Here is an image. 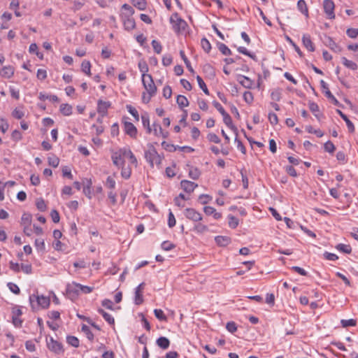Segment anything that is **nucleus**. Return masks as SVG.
I'll return each instance as SVG.
<instances>
[{
  "instance_id": "obj_1",
  "label": "nucleus",
  "mask_w": 358,
  "mask_h": 358,
  "mask_svg": "<svg viewBox=\"0 0 358 358\" xmlns=\"http://www.w3.org/2000/svg\"><path fill=\"white\" fill-rule=\"evenodd\" d=\"M145 158L152 167L155 164L161 162L160 157L152 145H149L148 150L145 152Z\"/></svg>"
},
{
  "instance_id": "obj_2",
  "label": "nucleus",
  "mask_w": 358,
  "mask_h": 358,
  "mask_svg": "<svg viewBox=\"0 0 358 358\" xmlns=\"http://www.w3.org/2000/svg\"><path fill=\"white\" fill-rule=\"evenodd\" d=\"M29 301L33 308H35L34 303L43 308H48L50 305V299L48 297L41 296H36L32 294L29 296Z\"/></svg>"
},
{
  "instance_id": "obj_3",
  "label": "nucleus",
  "mask_w": 358,
  "mask_h": 358,
  "mask_svg": "<svg viewBox=\"0 0 358 358\" xmlns=\"http://www.w3.org/2000/svg\"><path fill=\"white\" fill-rule=\"evenodd\" d=\"M142 83L143 85L146 90V92L151 95H155L157 92V87L155 86L154 81L152 80V77L151 75L149 76H142Z\"/></svg>"
},
{
  "instance_id": "obj_4",
  "label": "nucleus",
  "mask_w": 358,
  "mask_h": 358,
  "mask_svg": "<svg viewBox=\"0 0 358 358\" xmlns=\"http://www.w3.org/2000/svg\"><path fill=\"white\" fill-rule=\"evenodd\" d=\"M66 292L69 299H76L80 292V284L75 282L67 284Z\"/></svg>"
},
{
  "instance_id": "obj_5",
  "label": "nucleus",
  "mask_w": 358,
  "mask_h": 358,
  "mask_svg": "<svg viewBox=\"0 0 358 358\" xmlns=\"http://www.w3.org/2000/svg\"><path fill=\"white\" fill-rule=\"evenodd\" d=\"M185 217L194 222H198L202 220L201 214L192 208H187L184 210Z\"/></svg>"
},
{
  "instance_id": "obj_6",
  "label": "nucleus",
  "mask_w": 358,
  "mask_h": 358,
  "mask_svg": "<svg viewBox=\"0 0 358 358\" xmlns=\"http://www.w3.org/2000/svg\"><path fill=\"white\" fill-rule=\"evenodd\" d=\"M47 345L50 350L54 352L56 354H60L64 351L62 344L60 342L55 340L52 337H51L50 340L47 341Z\"/></svg>"
},
{
  "instance_id": "obj_7",
  "label": "nucleus",
  "mask_w": 358,
  "mask_h": 358,
  "mask_svg": "<svg viewBox=\"0 0 358 358\" xmlns=\"http://www.w3.org/2000/svg\"><path fill=\"white\" fill-rule=\"evenodd\" d=\"M334 7V3L332 0H324L323 1L324 11L329 19L335 17Z\"/></svg>"
},
{
  "instance_id": "obj_8",
  "label": "nucleus",
  "mask_w": 358,
  "mask_h": 358,
  "mask_svg": "<svg viewBox=\"0 0 358 358\" xmlns=\"http://www.w3.org/2000/svg\"><path fill=\"white\" fill-rule=\"evenodd\" d=\"M124 157L123 148L115 152L111 157L113 163L118 167L124 166L125 162L124 160Z\"/></svg>"
},
{
  "instance_id": "obj_9",
  "label": "nucleus",
  "mask_w": 358,
  "mask_h": 358,
  "mask_svg": "<svg viewBox=\"0 0 358 358\" xmlns=\"http://www.w3.org/2000/svg\"><path fill=\"white\" fill-rule=\"evenodd\" d=\"M171 22L173 24V26L178 31L184 30L187 26L186 22L179 17L177 13L171 17Z\"/></svg>"
},
{
  "instance_id": "obj_10",
  "label": "nucleus",
  "mask_w": 358,
  "mask_h": 358,
  "mask_svg": "<svg viewBox=\"0 0 358 358\" xmlns=\"http://www.w3.org/2000/svg\"><path fill=\"white\" fill-rule=\"evenodd\" d=\"M320 85L322 88L324 90V93L325 96L336 106L339 105L338 101L336 99V97L331 94V92L329 91L328 85L322 80L320 81Z\"/></svg>"
},
{
  "instance_id": "obj_11",
  "label": "nucleus",
  "mask_w": 358,
  "mask_h": 358,
  "mask_svg": "<svg viewBox=\"0 0 358 358\" xmlns=\"http://www.w3.org/2000/svg\"><path fill=\"white\" fill-rule=\"evenodd\" d=\"M109 101H104L99 100L97 103V111L101 115V117L106 116L108 113V109L110 107Z\"/></svg>"
},
{
  "instance_id": "obj_12",
  "label": "nucleus",
  "mask_w": 358,
  "mask_h": 358,
  "mask_svg": "<svg viewBox=\"0 0 358 358\" xmlns=\"http://www.w3.org/2000/svg\"><path fill=\"white\" fill-rule=\"evenodd\" d=\"M131 16L132 15H122V20L123 21L124 27L127 30H132L135 28V20Z\"/></svg>"
},
{
  "instance_id": "obj_13",
  "label": "nucleus",
  "mask_w": 358,
  "mask_h": 358,
  "mask_svg": "<svg viewBox=\"0 0 358 358\" xmlns=\"http://www.w3.org/2000/svg\"><path fill=\"white\" fill-rule=\"evenodd\" d=\"M124 129L125 133L129 135L130 137L135 138L137 135V129L136 127L129 122H124Z\"/></svg>"
},
{
  "instance_id": "obj_14",
  "label": "nucleus",
  "mask_w": 358,
  "mask_h": 358,
  "mask_svg": "<svg viewBox=\"0 0 358 358\" xmlns=\"http://www.w3.org/2000/svg\"><path fill=\"white\" fill-rule=\"evenodd\" d=\"M182 189L187 193H192L194 189L198 186L197 184L194 182L183 180L180 182Z\"/></svg>"
},
{
  "instance_id": "obj_15",
  "label": "nucleus",
  "mask_w": 358,
  "mask_h": 358,
  "mask_svg": "<svg viewBox=\"0 0 358 358\" xmlns=\"http://www.w3.org/2000/svg\"><path fill=\"white\" fill-rule=\"evenodd\" d=\"M144 286L145 283L142 282L136 288L134 302L136 305H140L143 301V295L141 292L144 288Z\"/></svg>"
},
{
  "instance_id": "obj_16",
  "label": "nucleus",
  "mask_w": 358,
  "mask_h": 358,
  "mask_svg": "<svg viewBox=\"0 0 358 358\" xmlns=\"http://www.w3.org/2000/svg\"><path fill=\"white\" fill-rule=\"evenodd\" d=\"M15 72V69L12 66H5L0 71V76L3 78H10Z\"/></svg>"
},
{
  "instance_id": "obj_17",
  "label": "nucleus",
  "mask_w": 358,
  "mask_h": 358,
  "mask_svg": "<svg viewBox=\"0 0 358 358\" xmlns=\"http://www.w3.org/2000/svg\"><path fill=\"white\" fill-rule=\"evenodd\" d=\"M237 80L245 88L250 89L253 85V81L250 78L243 75H238Z\"/></svg>"
},
{
  "instance_id": "obj_18",
  "label": "nucleus",
  "mask_w": 358,
  "mask_h": 358,
  "mask_svg": "<svg viewBox=\"0 0 358 358\" xmlns=\"http://www.w3.org/2000/svg\"><path fill=\"white\" fill-rule=\"evenodd\" d=\"M302 42L304 47L309 51H315V45L313 43L310 36L308 34H303L302 37Z\"/></svg>"
},
{
  "instance_id": "obj_19",
  "label": "nucleus",
  "mask_w": 358,
  "mask_h": 358,
  "mask_svg": "<svg viewBox=\"0 0 358 358\" xmlns=\"http://www.w3.org/2000/svg\"><path fill=\"white\" fill-rule=\"evenodd\" d=\"M215 241L217 245L221 247L227 246L231 243V238L229 236H215Z\"/></svg>"
},
{
  "instance_id": "obj_20",
  "label": "nucleus",
  "mask_w": 358,
  "mask_h": 358,
  "mask_svg": "<svg viewBox=\"0 0 358 358\" xmlns=\"http://www.w3.org/2000/svg\"><path fill=\"white\" fill-rule=\"evenodd\" d=\"M156 344L162 349L166 350L170 345V341L164 336L158 338L156 341Z\"/></svg>"
},
{
  "instance_id": "obj_21",
  "label": "nucleus",
  "mask_w": 358,
  "mask_h": 358,
  "mask_svg": "<svg viewBox=\"0 0 358 358\" xmlns=\"http://www.w3.org/2000/svg\"><path fill=\"white\" fill-rule=\"evenodd\" d=\"M337 113L341 116V117L345 122L347 127L350 132H353L355 131V126L353 123L349 120L346 115H345L341 110H336Z\"/></svg>"
},
{
  "instance_id": "obj_22",
  "label": "nucleus",
  "mask_w": 358,
  "mask_h": 358,
  "mask_svg": "<svg viewBox=\"0 0 358 358\" xmlns=\"http://www.w3.org/2000/svg\"><path fill=\"white\" fill-rule=\"evenodd\" d=\"M222 117H223V121H224V124L229 128H230L231 130H233L235 133H236L237 129L233 124L231 116L227 113H225L224 114L222 115Z\"/></svg>"
},
{
  "instance_id": "obj_23",
  "label": "nucleus",
  "mask_w": 358,
  "mask_h": 358,
  "mask_svg": "<svg viewBox=\"0 0 358 358\" xmlns=\"http://www.w3.org/2000/svg\"><path fill=\"white\" fill-rule=\"evenodd\" d=\"M297 8L301 13L305 15L306 17H308V9L304 0L298 1Z\"/></svg>"
},
{
  "instance_id": "obj_24",
  "label": "nucleus",
  "mask_w": 358,
  "mask_h": 358,
  "mask_svg": "<svg viewBox=\"0 0 358 358\" xmlns=\"http://www.w3.org/2000/svg\"><path fill=\"white\" fill-rule=\"evenodd\" d=\"M327 45L333 51L339 52L341 51V48L338 46L331 38L328 37L326 41Z\"/></svg>"
},
{
  "instance_id": "obj_25",
  "label": "nucleus",
  "mask_w": 358,
  "mask_h": 358,
  "mask_svg": "<svg viewBox=\"0 0 358 358\" xmlns=\"http://www.w3.org/2000/svg\"><path fill=\"white\" fill-rule=\"evenodd\" d=\"M92 182L91 180H86L84 182L83 193L89 198L91 199L92 196Z\"/></svg>"
},
{
  "instance_id": "obj_26",
  "label": "nucleus",
  "mask_w": 358,
  "mask_h": 358,
  "mask_svg": "<svg viewBox=\"0 0 358 358\" xmlns=\"http://www.w3.org/2000/svg\"><path fill=\"white\" fill-rule=\"evenodd\" d=\"M60 112L65 116H69L72 113V106L68 103H62L59 107Z\"/></svg>"
},
{
  "instance_id": "obj_27",
  "label": "nucleus",
  "mask_w": 358,
  "mask_h": 358,
  "mask_svg": "<svg viewBox=\"0 0 358 358\" xmlns=\"http://www.w3.org/2000/svg\"><path fill=\"white\" fill-rule=\"evenodd\" d=\"M123 155L124 157H128L130 159V162L133 164H137V159L131 150L127 148H123Z\"/></svg>"
},
{
  "instance_id": "obj_28",
  "label": "nucleus",
  "mask_w": 358,
  "mask_h": 358,
  "mask_svg": "<svg viewBox=\"0 0 358 358\" xmlns=\"http://www.w3.org/2000/svg\"><path fill=\"white\" fill-rule=\"evenodd\" d=\"M208 230V227H207V225L201 222H198L194 224V231H195L197 233L203 234L207 231Z\"/></svg>"
},
{
  "instance_id": "obj_29",
  "label": "nucleus",
  "mask_w": 358,
  "mask_h": 358,
  "mask_svg": "<svg viewBox=\"0 0 358 358\" xmlns=\"http://www.w3.org/2000/svg\"><path fill=\"white\" fill-rule=\"evenodd\" d=\"M38 98L41 101H45L46 99H49L50 101H51L52 102H58L59 101V98L57 97V96H56V95H48V94H44L43 92H40L39 93Z\"/></svg>"
},
{
  "instance_id": "obj_30",
  "label": "nucleus",
  "mask_w": 358,
  "mask_h": 358,
  "mask_svg": "<svg viewBox=\"0 0 358 358\" xmlns=\"http://www.w3.org/2000/svg\"><path fill=\"white\" fill-rule=\"evenodd\" d=\"M336 248L339 250L340 252H342L345 254H350L352 252V248L350 245H346L343 243H339L336 246Z\"/></svg>"
},
{
  "instance_id": "obj_31",
  "label": "nucleus",
  "mask_w": 358,
  "mask_h": 358,
  "mask_svg": "<svg viewBox=\"0 0 358 358\" xmlns=\"http://www.w3.org/2000/svg\"><path fill=\"white\" fill-rule=\"evenodd\" d=\"M342 62L345 67L350 69L356 70L357 69V65L355 62L348 59L345 57H342Z\"/></svg>"
},
{
  "instance_id": "obj_32",
  "label": "nucleus",
  "mask_w": 358,
  "mask_h": 358,
  "mask_svg": "<svg viewBox=\"0 0 358 358\" xmlns=\"http://www.w3.org/2000/svg\"><path fill=\"white\" fill-rule=\"evenodd\" d=\"M98 312L103 316L104 320L108 322L110 324H113L115 322L114 318L111 315L105 312L103 309H99Z\"/></svg>"
},
{
  "instance_id": "obj_33",
  "label": "nucleus",
  "mask_w": 358,
  "mask_h": 358,
  "mask_svg": "<svg viewBox=\"0 0 358 358\" xmlns=\"http://www.w3.org/2000/svg\"><path fill=\"white\" fill-rule=\"evenodd\" d=\"M176 102L180 108L186 107L189 105L187 99L183 95H178L177 96Z\"/></svg>"
},
{
  "instance_id": "obj_34",
  "label": "nucleus",
  "mask_w": 358,
  "mask_h": 358,
  "mask_svg": "<svg viewBox=\"0 0 358 358\" xmlns=\"http://www.w3.org/2000/svg\"><path fill=\"white\" fill-rule=\"evenodd\" d=\"M132 4L141 10L146 8L147 2L145 0H132Z\"/></svg>"
},
{
  "instance_id": "obj_35",
  "label": "nucleus",
  "mask_w": 358,
  "mask_h": 358,
  "mask_svg": "<svg viewBox=\"0 0 358 358\" xmlns=\"http://www.w3.org/2000/svg\"><path fill=\"white\" fill-rule=\"evenodd\" d=\"M142 123L145 128L147 129V132L150 134L152 132V127L150 125V119L148 115L141 116Z\"/></svg>"
},
{
  "instance_id": "obj_36",
  "label": "nucleus",
  "mask_w": 358,
  "mask_h": 358,
  "mask_svg": "<svg viewBox=\"0 0 358 358\" xmlns=\"http://www.w3.org/2000/svg\"><path fill=\"white\" fill-rule=\"evenodd\" d=\"M155 316L162 322H166L167 317L165 315L164 311L162 309H155L154 310Z\"/></svg>"
},
{
  "instance_id": "obj_37",
  "label": "nucleus",
  "mask_w": 358,
  "mask_h": 358,
  "mask_svg": "<svg viewBox=\"0 0 358 358\" xmlns=\"http://www.w3.org/2000/svg\"><path fill=\"white\" fill-rule=\"evenodd\" d=\"M82 71L86 73L87 76L91 75V64L89 61L84 60L81 64Z\"/></svg>"
},
{
  "instance_id": "obj_38",
  "label": "nucleus",
  "mask_w": 358,
  "mask_h": 358,
  "mask_svg": "<svg viewBox=\"0 0 358 358\" xmlns=\"http://www.w3.org/2000/svg\"><path fill=\"white\" fill-rule=\"evenodd\" d=\"M66 342L73 347L78 348L79 346V340L76 336H68L66 337Z\"/></svg>"
},
{
  "instance_id": "obj_39",
  "label": "nucleus",
  "mask_w": 358,
  "mask_h": 358,
  "mask_svg": "<svg viewBox=\"0 0 358 358\" xmlns=\"http://www.w3.org/2000/svg\"><path fill=\"white\" fill-rule=\"evenodd\" d=\"M217 48L224 55H231V50L224 43H219L217 44Z\"/></svg>"
},
{
  "instance_id": "obj_40",
  "label": "nucleus",
  "mask_w": 358,
  "mask_h": 358,
  "mask_svg": "<svg viewBox=\"0 0 358 358\" xmlns=\"http://www.w3.org/2000/svg\"><path fill=\"white\" fill-rule=\"evenodd\" d=\"M196 80H197V83H198V85H199V87L203 91V92L206 94L208 95L209 94V91H208L207 87H206V83H204V81L201 78V77L199 76H196Z\"/></svg>"
},
{
  "instance_id": "obj_41",
  "label": "nucleus",
  "mask_w": 358,
  "mask_h": 358,
  "mask_svg": "<svg viewBox=\"0 0 358 358\" xmlns=\"http://www.w3.org/2000/svg\"><path fill=\"white\" fill-rule=\"evenodd\" d=\"M31 215L29 213H24L21 217V224L22 226L24 225H31Z\"/></svg>"
},
{
  "instance_id": "obj_42",
  "label": "nucleus",
  "mask_w": 358,
  "mask_h": 358,
  "mask_svg": "<svg viewBox=\"0 0 358 358\" xmlns=\"http://www.w3.org/2000/svg\"><path fill=\"white\" fill-rule=\"evenodd\" d=\"M228 220H229V226L231 228L235 229L237 227V226L238 225V219L237 217H236L235 216H234L232 215H229L228 216Z\"/></svg>"
},
{
  "instance_id": "obj_43",
  "label": "nucleus",
  "mask_w": 358,
  "mask_h": 358,
  "mask_svg": "<svg viewBox=\"0 0 358 358\" xmlns=\"http://www.w3.org/2000/svg\"><path fill=\"white\" fill-rule=\"evenodd\" d=\"M138 69L142 73V76H149L150 74H148L147 72L148 71V66L147 63L144 61H141L138 63Z\"/></svg>"
},
{
  "instance_id": "obj_44",
  "label": "nucleus",
  "mask_w": 358,
  "mask_h": 358,
  "mask_svg": "<svg viewBox=\"0 0 358 358\" xmlns=\"http://www.w3.org/2000/svg\"><path fill=\"white\" fill-rule=\"evenodd\" d=\"M180 55L182 58V59L184 61L187 68L188 69V70L191 72H194V70L191 66V64H190V62L189 61V59H187V57H186L185 54V52L183 50H180Z\"/></svg>"
},
{
  "instance_id": "obj_45",
  "label": "nucleus",
  "mask_w": 358,
  "mask_h": 358,
  "mask_svg": "<svg viewBox=\"0 0 358 358\" xmlns=\"http://www.w3.org/2000/svg\"><path fill=\"white\" fill-rule=\"evenodd\" d=\"M324 149L326 152L332 154L334 152L336 147L331 141H328L324 143Z\"/></svg>"
},
{
  "instance_id": "obj_46",
  "label": "nucleus",
  "mask_w": 358,
  "mask_h": 358,
  "mask_svg": "<svg viewBox=\"0 0 358 358\" xmlns=\"http://www.w3.org/2000/svg\"><path fill=\"white\" fill-rule=\"evenodd\" d=\"M271 98L272 100L279 101L281 99V90L280 89H275L271 93Z\"/></svg>"
},
{
  "instance_id": "obj_47",
  "label": "nucleus",
  "mask_w": 358,
  "mask_h": 358,
  "mask_svg": "<svg viewBox=\"0 0 358 358\" xmlns=\"http://www.w3.org/2000/svg\"><path fill=\"white\" fill-rule=\"evenodd\" d=\"M82 331L85 334L87 338L90 341H92L94 339V334H92L88 326L83 324L82 327Z\"/></svg>"
},
{
  "instance_id": "obj_48",
  "label": "nucleus",
  "mask_w": 358,
  "mask_h": 358,
  "mask_svg": "<svg viewBox=\"0 0 358 358\" xmlns=\"http://www.w3.org/2000/svg\"><path fill=\"white\" fill-rule=\"evenodd\" d=\"M201 45L202 48L203 49V50L206 52H210V50L211 49V45H210V42L208 41V40H207L205 38H202L201 41Z\"/></svg>"
},
{
  "instance_id": "obj_49",
  "label": "nucleus",
  "mask_w": 358,
  "mask_h": 358,
  "mask_svg": "<svg viewBox=\"0 0 358 358\" xmlns=\"http://www.w3.org/2000/svg\"><path fill=\"white\" fill-rule=\"evenodd\" d=\"M151 44H152V48L154 49V51L157 54H160L162 52V46L161 43L158 41L152 40Z\"/></svg>"
},
{
  "instance_id": "obj_50",
  "label": "nucleus",
  "mask_w": 358,
  "mask_h": 358,
  "mask_svg": "<svg viewBox=\"0 0 358 358\" xmlns=\"http://www.w3.org/2000/svg\"><path fill=\"white\" fill-rule=\"evenodd\" d=\"M152 127V131L155 136H159V134H163V129L159 124L155 122Z\"/></svg>"
},
{
  "instance_id": "obj_51",
  "label": "nucleus",
  "mask_w": 358,
  "mask_h": 358,
  "mask_svg": "<svg viewBox=\"0 0 358 358\" xmlns=\"http://www.w3.org/2000/svg\"><path fill=\"white\" fill-rule=\"evenodd\" d=\"M128 112L134 117L136 121L139 120V115L137 110L130 105L127 106Z\"/></svg>"
},
{
  "instance_id": "obj_52",
  "label": "nucleus",
  "mask_w": 358,
  "mask_h": 358,
  "mask_svg": "<svg viewBox=\"0 0 358 358\" xmlns=\"http://www.w3.org/2000/svg\"><path fill=\"white\" fill-rule=\"evenodd\" d=\"M35 247L38 250L44 251L45 250V242L42 238H37L35 240Z\"/></svg>"
},
{
  "instance_id": "obj_53",
  "label": "nucleus",
  "mask_w": 358,
  "mask_h": 358,
  "mask_svg": "<svg viewBox=\"0 0 358 358\" xmlns=\"http://www.w3.org/2000/svg\"><path fill=\"white\" fill-rule=\"evenodd\" d=\"M48 164L49 165L53 166V167H57L59 164V159L55 156L52 155L48 157Z\"/></svg>"
},
{
  "instance_id": "obj_54",
  "label": "nucleus",
  "mask_w": 358,
  "mask_h": 358,
  "mask_svg": "<svg viewBox=\"0 0 358 358\" xmlns=\"http://www.w3.org/2000/svg\"><path fill=\"white\" fill-rule=\"evenodd\" d=\"M36 206L37 207V208L40 210V211H45L46 210V204L45 203V201L40 198V199H38L36 201Z\"/></svg>"
},
{
  "instance_id": "obj_55",
  "label": "nucleus",
  "mask_w": 358,
  "mask_h": 358,
  "mask_svg": "<svg viewBox=\"0 0 358 358\" xmlns=\"http://www.w3.org/2000/svg\"><path fill=\"white\" fill-rule=\"evenodd\" d=\"M341 323L343 327H354L356 325V320L354 319L341 320Z\"/></svg>"
},
{
  "instance_id": "obj_56",
  "label": "nucleus",
  "mask_w": 358,
  "mask_h": 358,
  "mask_svg": "<svg viewBox=\"0 0 358 358\" xmlns=\"http://www.w3.org/2000/svg\"><path fill=\"white\" fill-rule=\"evenodd\" d=\"M7 286L11 292L14 293L15 294H20V289L16 284L13 282H8Z\"/></svg>"
},
{
  "instance_id": "obj_57",
  "label": "nucleus",
  "mask_w": 358,
  "mask_h": 358,
  "mask_svg": "<svg viewBox=\"0 0 358 358\" xmlns=\"http://www.w3.org/2000/svg\"><path fill=\"white\" fill-rule=\"evenodd\" d=\"M120 167L122 168L121 175L122 178L125 179L129 178L131 173V169L129 167H124V166H121Z\"/></svg>"
},
{
  "instance_id": "obj_58",
  "label": "nucleus",
  "mask_w": 358,
  "mask_h": 358,
  "mask_svg": "<svg viewBox=\"0 0 358 358\" xmlns=\"http://www.w3.org/2000/svg\"><path fill=\"white\" fill-rule=\"evenodd\" d=\"M243 99L246 103L250 104L254 100L253 94L249 91L245 92L243 94Z\"/></svg>"
},
{
  "instance_id": "obj_59",
  "label": "nucleus",
  "mask_w": 358,
  "mask_h": 358,
  "mask_svg": "<svg viewBox=\"0 0 358 358\" xmlns=\"http://www.w3.org/2000/svg\"><path fill=\"white\" fill-rule=\"evenodd\" d=\"M176 221L173 213L170 210L168 217V226L170 228L173 227L176 225Z\"/></svg>"
},
{
  "instance_id": "obj_60",
  "label": "nucleus",
  "mask_w": 358,
  "mask_h": 358,
  "mask_svg": "<svg viewBox=\"0 0 358 358\" xmlns=\"http://www.w3.org/2000/svg\"><path fill=\"white\" fill-rule=\"evenodd\" d=\"M162 145L163 146V148L169 151V152H173V151H175L178 149L177 146H175L173 144H170V143H166V141H163L162 143Z\"/></svg>"
},
{
  "instance_id": "obj_61",
  "label": "nucleus",
  "mask_w": 358,
  "mask_h": 358,
  "mask_svg": "<svg viewBox=\"0 0 358 358\" xmlns=\"http://www.w3.org/2000/svg\"><path fill=\"white\" fill-rule=\"evenodd\" d=\"M346 34L350 38H355L358 36V29H348L346 31Z\"/></svg>"
},
{
  "instance_id": "obj_62",
  "label": "nucleus",
  "mask_w": 358,
  "mask_h": 358,
  "mask_svg": "<svg viewBox=\"0 0 358 358\" xmlns=\"http://www.w3.org/2000/svg\"><path fill=\"white\" fill-rule=\"evenodd\" d=\"M207 138L209 141L215 143H220V138L214 133H210L207 136Z\"/></svg>"
},
{
  "instance_id": "obj_63",
  "label": "nucleus",
  "mask_w": 358,
  "mask_h": 358,
  "mask_svg": "<svg viewBox=\"0 0 358 358\" xmlns=\"http://www.w3.org/2000/svg\"><path fill=\"white\" fill-rule=\"evenodd\" d=\"M106 186L111 189H115V180L111 177L108 176L106 181Z\"/></svg>"
},
{
  "instance_id": "obj_64",
  "label": "nucleus",
  "mask_w": 358,
  "mask_h": 358,
  "mask_svg": "<svg viewBox=\"0 0 358 358\" xmlns=\"http://www.w3.org/2000/svg\"><path fill=\"white\" fill-rule=\"evenodd\" d=\"M189 177L193 180H197L199 178L200 172L197 169H191L189 171Z\"/></svg>"
}]
</instances>
